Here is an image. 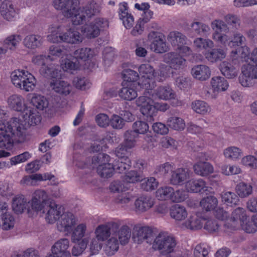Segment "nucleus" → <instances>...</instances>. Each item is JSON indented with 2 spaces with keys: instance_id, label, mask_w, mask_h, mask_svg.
Segmentation results:
<instances>
[{
  "instance_id": "1",
  "label": "nucleus",
  "mask_w": 257,
  "mask_h": 257,
  "mask_svg": "<svg viewBox=\"0 0 257 257\" xmlns=\"http://www.w3.org/2000/svg\"><path fill=\"white\" fill-rule=\"evenodd\" d=\"M26 138V127L22 120L14 117L0 122V148L11 149L14 142L22 143Z\"/></svg>"
},
{
  "instance_id": "2",
  "label": "nucleus",
  "mask_w": 257,
  "mask_h": 257,
  "mask_svg": "<svg viewBox=\"0 0 257 257\" xmlns=\"http://www.w3.org/2000/svg\"><path fill=\"white\" fill-rule=\"evenodd\" d=\"M48 40L53 43H66L79 44L83 40V36L75 28H66L63 25H51Z\"/></svg>"
},
{
  "instance_id": "3",
  "label": "nucleus",
  "mask_w": 257,
  "mask_h": 257,
  "mask_svg": "<svg viewBox=\"0 0 257 257\" xmlns=\"http://www.w3.org/2000/svg\"><path fill=\"white\" fill-rule=\"evenodd\" d=\"M136 104L140 107L141 112L149 122L154 120V117L157 115L158 111H165L169 108L167 103L154 102V99L146 95L139 97Z\"/></svg>"
},
{
  "instance_id": "4",
  "label": "nucleus",
  "mask_w": 257,
  "mask_h": 257,
  "mask_svg": "<svg viewBox=\"0 0 257 257\" xmlns=\"http://www.w3.org/2000/svg\"><path fill=\"white\" fill-rule=\"evenodd\" d=\"M53 4L56 10L62 11L65 17L71 18L73 25H79L84 20L83 16H78V0H53Z\"/></svg>"
},
{
  "instance_id": "5",
  "label": "nucleus",
  "mask_w": 257,
  "mask_h": 257,
  "mask_svg": "<svg viewBox=\"0 0 257 257\" xmlns=\"http://www.w3.org/2000/svg\"><path fill=\"white\" fill-rule=\"evenodd\" d=\"M13 84L17 88L26 92L34 90L37 80L34 75L25 70H17L11 74Z\"/></svg>"
},
{
  "instance_id": "6",
  "label": "nucleus",
  "mask_w": 257,
  "mask_h": 257,
  "mask_svg": "<svg viewBox=\"0 0 257 257\" xmlns=\"http://www.w3.org/2000/svg\"><path fill=\"white\" fill-rule=\"evenodd\" d=\"M175 238L167 232H160L155 238L152 243L153 248L164 255L170 253L176 246Z\"/></svg>"
},
{
  "instance_id": "7",
  "label": "nucleus",
  "mask_w": 257,
  "mask_h": 257,
  "mask_svg": "<svg viewBox=\"0 0 257 257\" xmlns=\"http://www.w3.org/2000/svg\"><path fill=\"white\" fill-rule=\"evenodd\" d=\"M110 159L109 156L105 154H99L92 158L91 166L94 168L97 166V172L101 177L109 178L114 173L113 165L109 163Z\"/></svg>"
},
{
  "instance_id": "8",
  "label": "nucleus",
  "mask_w": 257,
  "mask_h": 257,
  "mask_svg": "<svg viewBox=\"0 0 257 257\" xmlns=\"http://www.w3.org/2000/svg\"><path fill=\"white\" fill-rule=\"evenodd\" d=\"M108 26V21L106 19L99 17L82 27L81 30L86 38L92 39L98 37L100 32L107 29Z\"/></svg>"
},
{
  "instance_id": "9",
  "label": "nucleus",
  "mask_w": 257,
  "mask_h": 257,
  "mask_svg": "<svg viewBox=\"0 0 257 257\" xmlns=\"http://www.w3.org/2000/svg\"><path fill=\"white\" fill-rule=\"evenodd\" d=\"M150 49L155 53H163L169 49L165 35L160 32L151 31L148 35Z\"/></svg>"
},
{
  "instance_id": "10",
  "label": "nucleus",
  "mask_w": 257,
  "mask_h": 257,
  "mask_svg": "<svg viewBox=\"0 0 257 257\" xmlns=\"http://www.w3.org/2000/svg\"><path fill=\"white\" fill-rule=\"evenodd\" d=\"M257 79V68L253 64L245 63L241 68V74L239 77L240 84L243 87L253 86Z\"/></svg>"
},
{
  "instance_id": "11",
  "label": "nucleus",
  "mask_w": 257,
  "mask_h": 257,
  "mask_svg": "<svg viewBox=\"0 0 257 257\" xmlns=\"http://www.w3.org/2000/svg\"><path fill=\"white\" fill-rule=\"evenodd\" d=\"M138 71L141 76L138 84L145 89L154 88L155 85L154 67L149 63L142 64L139 67Z\"/></svg>"
},
{
  "instance_id": "12",
  "label": "nucleus",
  "mask_w": 257,
  "mask_h": 257,
  "mask_svg": "<svg viewBox=\"0 0 257 257\" xmlns=\"http://www.w3.org/2000/svg\"><path fill=\"white\" fill-rule=\"evenodd\" d=\"M144 95L148 96L153 99L168 100L174 99L175 93L169 85H162L153 90V88L146 89Z\"/></svg>"
},
{
  "instance_id": "13",
  "label": "nucleus",
  "mask_w": 257,
  "mask_h": 257,
  "mask_svg": "<svg viewBox=\"0 0 257 257\" xmlns=\"http://www.w3.org/2000/svg\"><path fill=\"white\" fill-rule=\"evenodd\" d=\"M133 238L137 243L146 242L149 244H152L155 239L153 230L148 226L136 227L133 233Z\"/></svg>"
},
{
  "instance_id": "14",
  "label": "nucleus",
  "mask_w": 257,
  "mask_h": 257,
  "mask_svg": "<svg viewBox=\"0 0 257 257\" xmlns=\"http://www.w3.org/2000/svg\"><path fill=\"white\" fill-rule=\"evenodd\" d=\"M211 26L214 31L212 34V39L220 44L224 41H226L229 31L227 25L221 20H215L211 23Z\"/></svg>"
},
{
  "instance_id": "15",
  "label": "nucleus",
  "mask_w": 257,
  "mask_h": 257,
  "mask_svg": "<svg viewBox=\"0 0 257 257\" xmlns=\"http://www.w3.org/2000/svg\"><path fill=\"white\" fill-rule=\"evenodd\" d=\"M69 240L67 238H61L57 240L51 247V252L48 253L46 257H71L69 246Z\"/></svg>"
},
{
  "instance_id": "16",
  "label": "nucleus",
  "mask_w": 257,
  "mask_h": 257,
  "mask_svg": "<svg viewBox=\"0 0 257 257\" xmlns=\"http://www.w3.org/2000/svg\"><path fill=\"white\" fill-rule=\"evenodd\" d=\"M101 4L94 1H91L87 3L84 6L80 8L78 5L79 12L78 16H83L84 20L79 24H82L85 21L86 18L91 19L92 18L98 15L101 11Z\"/></svg>"
},
{
  "instance_id": "17",
  "label": "nucleus",
  "mask_w": 257,
  "mask_h": 257,
  "mask_svg": "<svg viewBox=\"0 0 257 257\" xmlns=\"http://www.w3.org/2000/svg\"><path fill=\"white\" fill-rule=\"evenodd\" d=\"M120 225V221H111L99 225L95 229V238L101 242L107 239L111 235L113 228Z\"/></svg>"
},
{
  "instance_id": "18",
  "label": "nucleus",
  "mask_w": 257,
  "mask_h": 257,
  "mask_svg": "<svg viewBox=\"0 0 257 257\" xmlns=\"http://www.w3.org/2000/svg\"><path fill=\"white\" fill-rule=\"evenodd\" d=\"M77 218L71 212L61 213L57 223V229L61 232H69L76 224Z\"/></svg>"
},
{
  "instance_id": "19",
  "label": "nucleus",
  "mask_w": 257,
  "mask_h": 257,
  "mask_svg": "<svg viewBox=\"0 0 257 257\" xmlns=\"http://www.w3.org/2000/svg\"><path fill=\"white\" fill-rule=\"evenodd\" d=\"M247 217L245 209L238 207L232 211L231 218L227 220V222L225 224V226L228 228L235 229L242 222L246 221Z\"/></svg>"
},
{
  "instance_id": "20",
  "label": "nucleus",
  "mask_w": 257,
  "mask_h": 257,
  "mask_svg": "<svg viewBox=\"0 0 257 257\" xmlns=\"http://www.w3.org/2000/svg\"><path fill=\"white\" fill-rule=\"evenodd\" d=\"M49 88L55 92L67 95L72 90V86L66 81L61 79H51L49 81Z\"/></svg>"
},
{
  "instance_id": "21",
  "label": "nucleus",
  "mask_w": 257,
  "mask_h": 257,
  "mask_svg": "<svg viewBox=\"0 0 257 257\" xmlns=\"http://www.w3.org/2000/svg\"><path fill=\"white\" fill-rule=\"evenodd\" d=\"M0 14L4 19L11 21L17 18L18 10L12 1L5 0L0 5Z\"/></svg>"
},
{
  "instance_id": "22",
  "label": "nucleus",
  "mask_w": 257,
  "mask_h": 257,
  "mask_svg": "<svg viewBox=\"0 0 257 257\" xmlns=\"http://www.w3.org/2000/svg\"><path fill=\"white\" fill-rule=\"evenodd\" d=\"M164 60L171 69L176 70L182 69L186 64V60L175 52L166 54L164 55Z\"/></svg>"
},
{
  "instance_id": "23",
  "label": "nucleus",
  "mask_w": 257,
  "mask_h": 257,
  "mask_svg": "<svg viewBox=\"0 0 257 257\" xmlns=\"http://www.w3.org/2000/svg\"><path fill=\"white\" fill-rule=\"evenodd\" d=\"M63 208L54 202H50L45 209V219L49 223H54L60 218Z\"/></svg>"
},
{
  "instance_id": "24",
  "label": "nucleus",
  "mask_w": 257,
  "mask_h": 257,
  "mask_svg": "<svg viewBox=\"0 0 257 257\" xmlns=\"http://www.w3.org/2000/svg\"><path fill=\"white\" fill-rule=\"evenodd\" d=\"M190 177L188 170L180 168L173 170L170 178V183L173 185L181 186Z\"/></svg>"
},
{
  "instance_id": "25",
  "label": "nucleus",
  "mask_w": 257,
  "mask_h": 257,
  "mask_svg": "<svg viewBox=\"0 0 257 257\" xmlns=\"http://www.w3.org/2000/svg\"><path fill=\"white\" fill-rule=\"evenodd\" d=\"M185 188L188 192L198 193L209 191V187L202 179H191L185 183Z\"/></svg>"
},
{
  "instance_id": "26",
  "label": "nucleus",
  "mask_w": 257,
  "mask_h": 257,
  "mask_svg": "<svg viewBox=\"0 0 257 257\" xmlns=\"http://www.w3.org/2000/svg\"><path fill=\"white\" fill-rule=\"evenodd\" d=\"M154 205V199L149 196H141L135 202V210L141 213L150 209Z\"/></svg>"
},
{
  "instance_id": "27",
  "label": "nucleus",
  "mask_w": 257,
  "mask_h": 257,
  "mask_svg": "<svg viewBox=\"0 0 257 257\" xmlns=\"http://www.w3.org/2000/svg\"><path fill=\"white\" fill-rule=\"evenodd\" d=\"M9 107L16 111H23L27 107L25 98L21 95L13 94L7 99Z\"/></svg>"
},
{
  "instance_id": "28",
  "label": "nucleus",
  "mask_w": 257,
  "mask_h": 257,
  "mask_svg": "<svg viewBox=\"0 0 257 257\" xmlns=\"http://www.w3.org/2000/svg\"><path fill=\"white\" fill-rule=\"evenodd\" d=\"M117 227L113 228L111 233L115 237H117L121 245H125L128 243L131 236V229L126 225H123L119 228Z\"/></svg>"
},
{
  "instance_id": "29",
  "label": "nucleus",
  "mask_w": 257,
  "mask_h": 257,
  "mask_svg": "<svg viewBox=\"0 0 257 257\" xmlns=\"http://www.w3.org/2000/svg\"><path fill=\"white\" fill-rule=\"evenodd\" d=\"M23 117L25 122L23 121L25 125L27 122L31 125H37L41 121V116L38 111L35 108L30 106H27L23 111Z\"/></svg>"
},
{
  "instance_id": "30",
  "label": "nucleus",
  "mask_w": 257,
  "mask_h": 257,
  "mask_svg": "<svg viewBox=\"0 0 257 257\" xmlns=\"http://www.w3.org/2000/svg\"><path fill=\"white\" fill-rule=\"evenodd\" d=\"M122 88L119 93L121 98L125 100H132L137 97L136 83L122 82Z\"/></svg>"
},
{
  "instance_id": "31",
  "label": "nucleus",
  "mask_w": 257,
  "mask_h": 257,
  "mask_svg": "<svg viewBox=\"0 0 257 257\" xmlns=\"http://www.w3.org/2000/svg\"><path fill=\"white\" fill-rule=\"evenodd\" d=\"M40 73L44 77L51 79L58 77L60 75V70L57 64L49 62L45 65L41 67Z\"/></svg>"
},
{
  "instance_id": "32",
  "label": "nucleus",
  "mask_w": 257,
  "mask_h": 257,
  "mask_svg": "<svg viewBox=\"0 0 257 257\" xmlns=\"http://www.w3.org/2000/svg\"><path fill=\"white\" fill-rule=\"evenodd\" d=\"M167 40L172 46L176 49L183 44H186L187 37L178 31H172L167 35Z\"/></svg>"
},
{
  "instance_id": "33",
  "label": "nucleus",
  "mask_w": 257,
  "mask_h": 257,
  "mask_svg": "<svg viewBox=\"0 0 257 257\" xmlns=\"http://www.w3.org/2000/svg\"><path fill=\"white\" fill-rule=\"evenodd\" d=\"M227 54L226 49L225 48H214L207 51L204 55L205 58L211 63H215L224 59Z\"/></svg>"
},
{
  "instance_id": "34",
  "label": "nucleus",
  "mask_w": 257,
  "mask_h": 257,
  "mask_svg": "<svg viewBox=\"0 0 257 257\" xmlns=\"http://www.w3.org/2000/svg\"><path fill=\"white\" fill-rule=\"evenodd\" d=\"M191 74L195 79L205 81L210 77L211 72L207 66L197 65L192 68Z\"/></svg>"
},
{
  "instance_id": "35",
  "label": "nucleus",
  "mask_w": 257,
  "mask_h": 257,
  "mask_svg": "<svg viewBox=\"0 0 257 257\" xmlns=\"http://www.w3.org/2000/svg\"><path fill=\"white\" fill-rule=\"evenodd\" d=\"M219 69L222 75L228 79H233L238 75V69L227 61L220 63Z\"/></svg>"
},
{
  "instance_id": "36",
  "label": "nucleus",
  "mask_w": 257,
  "mask_h": 257,
  "mask_svg": "<svg viewBox=\"0 0 257 257\" xmlns=\"http://www.w3.org/2000/svg\"><path fill=\"white\" fill-rule=\"evenodd\" d=\"M43 43V37L35 34H30L26 36L23 41L24 45L26 48L32 50L41 47Z\"/></svg>"
},
{
  "instance_id": "37",
  "label": "nucleus",
  "mask_w": 257,
  "mask_h": 257,
  "mask_svg": "<svg viewBox=\"0 0 257 257\" xmlns=\"http://www.w3.org/2000/svg\"><path fill=\"white\" fill-rule=\"evenodd\" d=\"M193 169L196 174L202 177L213 173L214 170L212 165L205 161H198L194 165Z\"/></svg>"
},
{
  "instance_id": "38",
  "label": "nucleus",
  "mask_w": 257,
  "mask_h": 257,
  "mask_svg": "<svg viewBox=\"0 0 257 257\" xmlns=\"http://www.w3.org/2000/svg\"><path fill=\"white\" fill-rule=\"evenodd\" d=\"M203 221L205 220L199 217L197 214H192L182 223V227L191 230L199 229L202 227Z\"/></svg>"
},
{
  "instance_id": "39",
  "label": "nucleus",
  "mask_w": 257,
  "mask_h": 257,
  "mask_svg": "<svg viewBox=\"0 0 257 257\" xmlns=\"http://www.w3.org/2000/svg\"><path fill=\"white\" fill-rule=\"evenodd\" d=\"M22 38L20 35L14 34L7 37L3 41L0 42V44L3 48H5L6 53L8 49L14 50L21 41Z\"/></svg>"
},
{
  "instance_id": "40",
  "label": "nucleus",
  "mask_w": 257,
  "mask_h": 257,
  "mask_svg": "<svg viewBox=\"0 0 257 257\" xmlns=\"http://www.w3.org/2000/svg\"><path fill=\"white\" fill-rule=\"evenodd\" d=\"M170 215L171 218L177 221L184 220L188 215L186 208L179 204H175L170 209Z\"/></svg>"
},
{
  "instance_id": "41",
  "label": "nucleus",
  "mask_w": 257,
  "mask_h": 257,
  "mask_svg": "<svg viewBox=\"0 0 257 257\" xmlns=\"http://www.w3.org/2000/svg\"><path fill=\"white\" fill-rule=\"evenodd\" d=\"M95 55L94 50L89 48H79L74 52V57L76 59L83 61H92Z\"/></svg>"
},
{
  "instance_id": "42",
  "label": "nucleus",
  "mask_w": 257,
  "mask_h": 257,
  "mask_svg": "<svg viewBox=\"0 0 257 257\" xmlns=\"http://www.w3.org/2000/svg\"><path fill=\"white\" fill-rule=\"evenodd\" d=\"M119 242L117 237L111 233L110 236L106 240L104 247V251L107 256H112L114 255L118 250Z\"/></svg>"
},
{
  "instance_id": "43",
  "label": "nucleus",
  "mask_w": 257,
  "mask_h": 257,
  "mask_svg": "<svg viewBox=\"0 0 257 257\" xmlns=\"http://www.w3.org/2000/svg\"><path fill=\"white\" fill-rule=\"evenodd\" d=\"M210 84L213 91L219 92L226 91L229 86L227 81L223 77H213L210 81Z\"/></svg>"
},
{
  "instance_id": "44",
  "label": "nucleus",
  "mask_w": 257,
  "mask_h": 257,
  "mask_svg": "<svg viewBox=\"0 0 257 257\" xmlns=\"http://www.w3.org/2000/svg\"><path fill=\"white\" fill-rule=\"evenodd\" d=\"M245 38L240 33H236L233 35V38L228 35L226 41H224L221 45L224 46L234 47L239 46L245 43Z\"/></svg>"
},
{
  "instance_id": "45",
  "label": "nucleus",
  "mask_w": 257,
  "mask_h": 257,
  "mask_svg": "<svg viewBox=\"0 0 257 257\" xmlns=\"http://www.w3.org/2000/svg\"><path fill=\"white\" fill-rule=\"evenodd\" d=\"M88 230L86 223H81L74 228L72 234L71 239L73 242H78L83 239Z\"/></svg>"
},
{
  "instance_id": "46",
  "label": "nucleus",
  "mask_w": 257,
  "mask_h": 257,
  "mask_svg": "<svg viewBox=\"0 0 257 257\" xmlns=\"http://www.w3.org/2000/svg\"><path fill=\"white\" fill-rule=\"evenodd\" d=\"M249 48L244 46L238 48V50H233L231 51L230 56L233 60L238 59L239 58L244 59L245 63H248V60H250Z\"/></svg>"
},
{
  "instance_id": "47",
  "label": "nucleus",
  "mask_w": 257,
  "mask_h": 257,
  "mask_svg": "<svg viewBox=\"0 0 257 257\" xmlns=\"http://www.w3.org/2000/svg\"><path fill=\"white\" fill-rule=\"evenodd\" d=\"M27 201L23 195L15 197L12 201V208L17 213H21L26 208Z\"/></svg>"
},
{
  "instance_id": "48",
  "label": "nucleus",
  "mask_w": 257,
  "mask_h": 257,
  "mask_svg": "<svg viewBox=\"0 0 257 257\" xmlns=\"http://www.w3.org/2000/svg\"><path fill=\"white\" fill-rule=\"evenodd\" d=\"M191 30L197 35L206 36L210 31V27L200 22L193 21L190 24Z\"/></svg>"
},
{
  "instance_id": "49",
  "label": "nucleus",
  "mask_w": 257,
  "mask_h": 257,
  "mask_svg": "<svg viewBox=\"0 0 257 257\" xmlns=\"http://www.w3.org/2000/svg\"><path fill=\"white\" fill-rule=\"evenodd\" d=\"M166 123L168 127L178 131H183L185 127V122L184 119L180 117H170L168 118Z\"/></svg>"
},
{
  "instance_id": "50",
  "label": "nucleus",
  "mask_w": 257,
  "mask_h": 257,
  "mask_svg": "<svg viewBox=\"0 0 257 257\" xmlns=\"http://www.w3.org/2000/svg\"><path fill=\"white\" fill-rule=\"evenodd\" d=\"M31 104L37 109L43 110L48 107L49 101L44 96L34 94L31 100Z\"/></svg>"
},
{
  "instance_id": "51",
  "label": "nucleus",
  "mask_w": 257,
  "mask_h": 257,
  "mask_svg": "<svg viewBox=\"0 0 257 257\" xmlns=\"http://www.w3.org/2000/svg\"><path fill=\"white\" fill-rule=\"evenodd\" d=\"M192 108L196 113L206 114L211 112L210 105L202 100H195L192 103Z\"/></svg>"
},
{
  "instance_id": "52",
  "label": "nucleus",
  "mask_w": 257,
  "mask_h": 257,
  "mask_svg": "<svg viewBox=\"0 0 257 257\" xmlns=\"http://www.w3.org/2000/svg\"><path fill=\"white\" fill-rule=\"evenodd\" d=\"M15 218L10 212H5L1 215L0 226L4 230L12 228L15 224Z\"/></svg>"
},
{
  "instance_id": "53",
  "label": "nucleus",
  "mask_w": 257,
  "mask_h": 257,
  "mask_svg": "<svg viewBox=\"0 0 257 257\" xmlns=\"http://www.w3.org/2000/svg\"><path fill=\"white\" fill-rule=\"evenodd\" d=\"M171 68L168 65L161 64L159 66L158 70L155 72V79L159 82H163L168 78L171 74Z\"/></svg>"
},
{
  "instance_id": "54",
  "label": "nucleus",
  "mask_w": 257,
  "mask_h": 257,
  "mask_svg": "<svg viewBox=\"0 0 257 257\" xmlns=\"http://www.w3.org/2000/svg\"><path fill=\"white\" fill-rule=\"evenodd\" d=\"M223 154L226 158L236 161L242 156V151L238 147L231 146L224 149Z\"/></svg>"
},
{
  "instance_id": "55",
  "label": "nucleus",
  "mask_w": 257,
  "mask_h": 257,
  "mask_svg": "<svg viewBox=\"0 0 257 257\" xmlns=\"http://www.w3.org/2000/svg\"><path fill=\"white\" fill-rule=\"evenodd\" d=\"M131 164V161L128 157L118 159L113 165L114 171L119 173H123L130 168Z\"/></svg>"
},
{
  "instance_id": "56",
  "label": "nucleus",
  "mask_w": 257,
  "mask_h": 257,
  "mask_svg": "<svg viewBox=\"0 0 257 257\" xmlns=\"http://www.w3.org/2000/svg\"><path fill=\"white\" fill-rule=\"evenodd\" d=\"M200 206L206 211H211L215 209L218 204V200L213 196H209L203 198L200 201Z\"/></svg>"
},
{
  "instance_id": "57",
  "label": "nucleus",
  "mask_w": 257,
  "mask_h": 257,
  "mask_svg": "<svg viewBox=\"0 0 257 257\" xmlns=\"http://www.w3.org/2000/svg\"><path fill=\"white\" fill-rule=\"evenodd\" d=\"M87 247L90 255H96L99 253L102 247V243L94 237L88 240Z\"/></svg>"
},
{
  "instance_id": "58",
  "label": "nucleus",
  "mask_w": 257,
  "mask_h": 257,
  "mask_svg": "<svg viewBox=\"0 0 257 257\" xmlns=\"http://www.w3.org/2000/svg\"><path fill=\"white\" fill-rule=\"evenodd\" d=\"M193 45L197 50L201 51L213 47L214 43L209 39L197 38L194 40Z\"/></svg>"
},
{
  "instance_id": "59",
  "label": "nucleus",
  "mask_w": 257,
  "mask_h": 257,
  "mask_svg": "<svg viewBox=\"0 0 257 257\" xmlns=\"http://www.w3.org/2000/svg\"><path fill=\"white\" fill-rule=\"evenodd\" d=\"M172 193H173V188L172 187H160L156 192V196L160 200H171Z\"/></svg>"
},
{
  "instance_id": "60",
  "label": "nucleus",
  "mask_w": 257,
  "mask_h": 257,
  "mask_svg": "<svg viewBox=\"0 0 257 257\" xmlns=\"http://www.w3.org/2000/svg\"><path fill=\"white\" fill-rule=\"evenodd\" d=\"M236 192L239 197H246L252 193V187L249 184L240 182L236 187Z\"/></svg>"
},
{
  "instance_id": "61",
  "label": "nucleus",
  "mask_w": 257,
  "mask_h": 257,
  "mask_svg": "<svg viewBox=\"0 0 257 257\" xmlns=\"http://www.w3.org/2000/svg\"><path fill=\"white\" fill-rule=\"evenodd\" d=\"M67 57L61 60L60 65L62 69L64 71L69 72H72V71L77 70L79 67V63L77 62L76 60H75V61H74L68 59Z\"/></svg>"
},
{
  "instance_id": "62",
  "label": "nucleus",
  "mask_w": 257,
  "mask_h": 257,
  "mask_svg": "<svg viewBox=\"0 0 257 257\" xmlns=\"http://www.w3.org/2000/svg\"><path fill=\"white\" fill-rule=\"evenodd\" d=\"M222 201L227 205H236L239 201L238 196L233 192H223L221 194Z\"/></svg>"
},
{
  "instance_id": "63",
  "label": "nucleus",
  "mask_w": 257,
  "mask_h": 257,
  "mask_svg": "<svg viewBox=\"0 0 257 257\" xmlns=\"http://www.w3.org/2000/svg\"><path fill=\"white\" fill-rule=\"evenodd\" d=\"M133 132L138 135H145L149 131L148 123L143 120H137L132 125Z\"/></svg>"
},
{
  "instance_id": "64",
  "label": "nucleus",
  "mask_w": 257,
  "mask_h": 257,
  "mask_svg": "<svg viewBox=\"0 0 257 257\" xmlns=\"http://www.w3.org/2000/svg\"><path fill=\"white\" fill-rule=\"evenodd\" d=\"M189 195L187 190L183 189H177L172 193L171 201L173 202L180 203L184 201L188 198Z\"/></svg>"
}]
</instances>
